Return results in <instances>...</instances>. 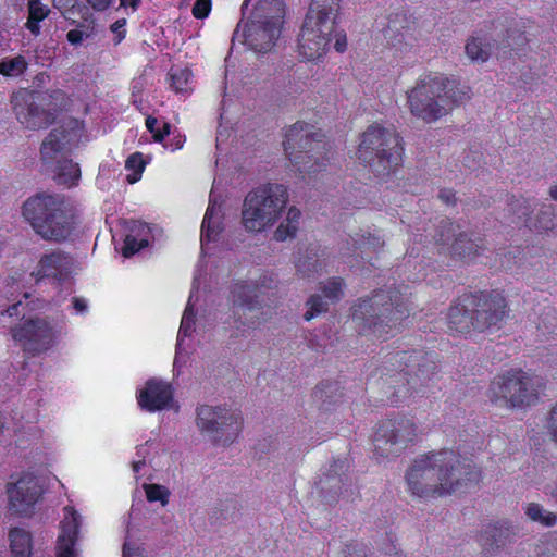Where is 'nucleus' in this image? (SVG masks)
<instances>
[{"label":"nucleus","instance_id":"1","mask_svg":"<svg viewBox=\"0 0 557 557\" xmlns=\"http://www.w3.org/2000/svg\"><path fill=\"white\" fill-rule=\"evenodd\" d=\"M479 478L478 468L450 449L419 455L405 473L408 492L423 499L450 495Z\"/></svg>","mask_w":557,"mask_h":557},{"label":"nucleus","instance_id":"2","mask_svg":"<svg viewBox=\"0 0 557 557\" xmlns=\"http://www.w3.org/2000/svg\"><path fill=\"white\" fill-rule=\"evenodd\" d=\"M408 298L397 288L380 289L352 307V321L359 333L384 338L409 317Z\"/></svg>","mask_w":557,"mask_h":557},{"label":"nucleus","instance_id":"3","mask_svg":"<svg viewBox=\"0 0 557 557\" xmlns=\"http://www.w3.org/2000/svg\"><path fill=\"white\" fill-rule=\"evenodd\" d=\"M469 88L459 86L442 74H429L407 92L410 112L425 122H433L469 99Z\"/></svg>","mask_w":557,"mask_h":557},{"label":"nucleus","instance_id":"4","mask_svg":"<svg viewBox=\"0 0 557 557\" xmlns=\"http://www.w3.org/2000/svg\"><path fill=\"white\" fill-rule=\"evenodd\" d=\"M23 216L45 240L62 242L75 226V209L60 194H37L23 205Z\"/></svg>","mask_w":557,"mask_h":557},{"label":"nucleus","instance_id":"5","mask_svg":"<svg viewBox=\"0 0 557 557\" xmlns=\"http://www.w3.org/2000/svg\"><path fill=\"white\" fill-rule=\"evenodd\" d=\"M403 151L401 138L393 128L374 124L362 134L357 158L375 175L387 176L400 165Z\"/></svg>","mask_w":557,"mask_h":557},{"label":"nucleus","instance_id":"6","mask_svg":"<svg viewBox=\"0 0 557 557\" xmlns=\"http://www.w3.org/2000/svg\"><path fill=\"white\" fill-rule=\"evenodd\" d=\"M285 153L300 174H315L326 169V143L312 125L297 122L288 128L284 140Z\"/></svg>","mask_w":557,"mask_h":557},{"label":"nucleus","instance_id":"7","mask_svg":"<svg viewBox=\"0 0 557 557\" xmlns=\"http://www.w3.org/2000/svg\"><path fill=\"white\" fill-rule=\"evenodd\" d=\"M288 201L283 184L267 183L249 191L243 203L242 222L248 232H262L281 216Z\"/></svg>","mask_w":557,"mask_h":557},{"label":"nucleus","instance_id":"8","mask_svg":"<svg viewBox=\"0 0 557 557\" xmlns=\"http://www.w3.org/2000/svg\"><path fill=\"white\" fill-rule=\"evenodd\" d=\"M64 94L61 90L48 92H28L21 90L11 97V104L17 121L29 129L50 125L55 112L62 108Z\"/></svg>","mask_w":557,"mask_h":557},{"label":"nucleus","instance_id":"9","mask_svg":"<svg viewBox=\"0 0 557 557\" xmlns=\"http://www.w3.org/2000/svg\"><path fill=\"white\" fill-rule=\"evenodd\" d=\"M539 381L523 371H509L494 377L487 396L500 408L530 406L537 398Z\"/></svg>","mask_w":557,"mask_h":557},{"label":"nucleus","instance_id":"10","mask_svg":"<svg viewBox=\"0 0 557 557\" xmlns=\"http://www.w3.org/2000/svg\"><path fill=\"white\" fill-rule=\"evenodd\" d=\"M70 141L71 133L64 127H57L48 134L40 148L41 160L52 168L55 182L67 187L76 185L81 177L78 164L66 157Z\"/></svg>","mask_w":557,"mask_h":557},{"label":"nucleus","instance_id":"11","mask_svg":"<svg viewBox=\"0 0 557 557\" xmlns=\"http://www.w3.org/2000/svg\"><path fill=\"white\" fill-rule=\"evenodd\" d=\"M386 364L405 380L408 392L419 393L436 374L435 355L423 350L396 351L387 355Z\"/></svg>","mask_w":557,"mask_h":557},{"label":"nucleus","instance_id":"12","mask_svg":"<svg viewBox=\"0 0 557 557\" xmlns=\"http://www.w3.org/2000/svg\"><path fill=\"white\" fill-rule=\"evenodd\" d=\"M196 414L198 430L214 444H231L242 431L240 412L226 406L201 405Z\"/></svg>","mask_w":557,"mask_h":557},{"label":"nucleus","instance_id":"13","mask_svg":"<svg viewBox=\"0 0 557 557\" xmlns=\"http://www.w3.org/2000/svg\"><path fill=\"white\" fill-rule=\"evenodd\" d=\"M275 281L263 276L257 282L237 283L233 290V317L238 331L255 330L260 324L261 302L259 300L262 288H272Z\"/></svg>","mask_w":557,"mask_h":557},{"label":"nucleus","instance_id":"14","mask_svg":"<svg viewBox=\"0 0 557 557\" xmlns=\"http://www.w3.org/2000/svg\"><path fill=\"white\" fill-rule=\"evenodd\" d=\"M12 336L25 352L33 356L52 348L62 334L61 327L48 318L35 317L26 319L12 329Z\"/></svg>","mask_w":557,"mask_h":557},{"label":"nucleus","instance_id":"15","mask_svg":"<svg viewBox=\"0 0 557 557\" xmlns=\"http://www.w3.org/2000/svg\"><path fill=\"white\" fill-rule=\"evenodd\" d=\"M414 423L405 417L382 421L374 433V454L388 458L399 455L416 436Z\"/></svg>","mask_w":557,"mask_h":557},{"label":"nucleus","instance_id":"16","mask_svg":"<svg viewBox=\"0 0 557 557\" xmlns=\"http://www.w3.org/2000/svg\"><path fill=\"white\" fill-rule=\"evenodd\" d=\"M465 307L472 309L474 330L480 332L499 329L508 314L506 299L494 292H475L462 295Z\"/></svg>","mask_w":557,"mask_h":557},{"label":"nucleus","instance_id":"17","mask_svg":"<svg viewBox=\"0 0 557 557\" xmlns=\"http://www.w3.org/2000/svg\"><path fill=\"white\" fill-rule=\"evenodd\" d=\"M349 468L346 458H336L322 471L315 482L313 493L323 504L333 506L341 498L350 496L354 479L349 473Z\"/></svg>","mask_w":557,"mask_h":557},{"label":"nucleus","instance_id":"18","mask_svg":"<svg viewBox=\"0 0 557 557\" xmlns=\"http://www.w3.org/2000/svg\"><path fill=\"white\" fill-rule=\"evenodd\" d=\"M280 35L281 28L275 25L248 21L243 29L242 23L237 25L233 42L237 40L256 52L265 53L273 48Z\"/></svg>","mask_w":557,"mask_h":557},{"label":"nucleus","instance_id":"19","mask_svg":"<svg viewBox=\"0 0 557 557\" xmlns=\"http://www.w3.org/2000/svg\"><path fill=\"white\" fill-rule=\"evenodd\" d=\"M41 493L42 488L34 475H23L8 487L10 509L21 516L29 515Z\"/></svg>","mask_w":557,"mask_h":557},{"label":"nucleus","instance_id":"20","mask_svg":"<svg viewBox=\"0 0 557 557\" xmlns=\"http://www.w3.org/2000/svg\"><path fill=\"white\" fill-rule=\"evenodd\" d=\"M333 33H323L322 26L305 20L298 38L299 54L308 61L320 59L326 53Z\"/></svg>","mask_w":557,"mask_h":557},{"label":"nucleus","instance_id":"21","mask_svg":"<svg viewBox=\"0 0 557 557\" xmlns=\"http://www.w3.org/2000/svg\"><path fill=\"white\" fill-rule=\"evenodd\" d=\"M137 401L140 409L148 412L164 410L173 403V388L166 381L150 379L138 392Z\"/></svg>","mask_w":557,"mask_h":557},{"label":"nucleus","instance_id":"22","mask_svg":"<svg viewBox=\"0 0 557 557\" xmlns=\"http://www.w3.org/2000/svg\"><path fill=\"white\" fill-rule=\"evenodd\" d=\"M81 522V516L73 507L64 508L61 532L57 540L55 557H77L78 553L75 544Z\"/></svg>","mask_w":557,"mask_h":557},{"label":"nucleus","instance_id":"23","mask_svg":"<svg viewBox=\"0 0 557 557\" xmlns=\"http://www.w3.org/2000/svg\"><path fill=\"white\" fill-rule=\"evenodd\" d=\"M341 0H312L305 20L322 26V32H334Z\"/></svg>","mask_w":557,"mask_h":557},{"label":"nucleus","instance_id":"24","mask_svg":"<svg viewBox=\"0 0 557 557\" xmlns=\"http://www.w3.org/2000/svg\"><path fill=\"white\" fill-rule=\"evenodd\" d=\"M383 244L384 242L379 236L370 233L355 234L346 240L342 248V255L343 257L370 261L372 259L370 253L376 252Z\"/></svg>","mask_w":557,"mask_h":557},{"label":"nucleus","instance_id":"25","mask_svg":"<svg viewBox=\"0 0 557 557\" xmlns=\"http://www.w3.org/2000/svg\"><path fill=\"white\" fill-rule=\"evenodd\" d=\"M513 539L515 532L507 523L490 525L481 534L483 552L487 557H493L509 545Z\"/></svg>","mask_w":557,"mask_h":557},{"label":"nucleus","instance_id":"26","mask_svg":"<svg viewBox=\"0 0 557 557\" xmlns=\"http://www.w3.org/2000/svg\"><path fill=\"white\" fill-rule=\"evenodd\" d=\"M72 265V257L57 250L41 257L39 261V273L47 277L62 278L70 274Z\"/></svg>","mask_w":557,"mask_h":557},{"label":"nucleus","instance_id":"27","mask_svg":"<svg viewBox=\"0 0 557 557\" xmlns=\"http://www.w3.org/2000/svg\"><path fill=\"white\" fill-rule=\"evenodd\" d=\"M284 13L283 0H260L255 7L249 21L268 23L281 28Z\"/></svg>","mask_w":557,"mask_h":557},{"label":"nucleus","instance_id":"28","mask_svg":"<svg viewBox=\"0 0 557 557\" xmlns=\"http://www.w3.org/2000/svg\"><path fill=\"white\" fill-rule=\"evenodd\" d=\"M222 231L221 203L215 197H210L209 206L206 211L201 225V242L210 243L216 240Z\"/></svg>","mask_w":557,"mask_h":557},{"label":"nucleus","instance_id":"29","mask_svg":"<svg viewBox=\"0 0 557 557\" xmlns=\"http://www.w3.org/2000/svg\"><path fill=\"white\" fill-rule=\"evenodd\" d=\"M447 320L451 331L467 333L474 330V314L472 309L465 307L462 295L458 298L457 304L449 308Z\"/></svg>","mask_w":557,"mask_h":557},{"label":"nucleus","instance_id":"30","mask_svg":"<svg viewBox=\"0 0 557 557\" xmlns=\"http://www.w3.org/2000/svg\"><path fill=\"white\" fill-rule=\"evenodd\" d=\"M483 249V239L479 234L459 232L451 244L450 253L463 259H472Z\"/></svg>","mask_w":557,"mask_h":557},{"label":"nucleus","instance_id":"31","mask_svg":"<svg viewBox=\"0 0 557 557\" xmlns=\"http://www.w3.org/2000/svg\"><path fill=\"white\" fill-rule=\"evenodd\" d=\"M129 234L126 235L122 253L125 258H129L145 248L149 244L148 234L150 227L146 223L134 222L129 228Z\"/></svg>","mask_w":557,"mask_h":557},{"label":"nucleus","instance_id":"32","mask_svg":"<svg viewBox=\"0 0 557 557\" xmlns=\"http://www.w3.org/2000/svg\"><path fill=\"white\" fill-rule=\"evenodd\" d=\"M466 54L472 62L484 63L492 54L497 57V45L492 44L490 38L471 37L466 44Z\"/></svg>","mask_w":557,"mask_h":557},{"label":"nucleus","instance_id":"33","mask_svg":"<svg viewBox=\"0 0 557 557\" xmlns=\"http://www.w3.org/2000/svg\"><path fill=\"white\" fill-rule=\"evenodd\" d=\"M528 42V38L518 26L510 27L506 30V38L503 42L497 44V58L507 59L512 52L518 54L522 47Z\"/></svg>","mask_w":557,"mask_h":557},{"label":"nucleus","instance_id":"34","mask_svg":"<svg viewBox=\"0 0 557 557\" xmlns=\"http://www.w3.org/2000/svg\"><path fill=\"white\" fill-rule=\"evenodd\" d=\"M9 541L13 557H30L32 535L29 531L23 528H11Z\"/></svg>","mask_w":557,"mask_h":557},{"label":"nucleus","instance_id":"35","mask_svg":"<svg viewBox=\"0 0 557 557\" xmlns=\"http://www.w3.org/2000/svg\"><path fill=\"white\" fill-rule=\"evenodd\" d=\"M295 265L297 272L304 277L308 278L319 274L323 269V263L313 249L299 251Z\"/></svg>","mask_w":557,"mask_h":557},{"label":"nucleus","instance_id":"36","mask_svg":"<svg viewBox=\"0 0 557 557\" xmlns=\"http://www.w3.org/2000/svg\"><path fill=\"white\" fill-rule=\"evenodd\" d=\"M527 227L537 232H552L557 235V220L554 207L550 205H543L536 216L534 219L530 218Z\"/></svg>","mask_w":557,"mask_h":557},{"label":"nucleus","instance_id":"37","mask_svg":"<svg viewBox=\"0 0 557 557\" xmlns=\"http://www.w3.org/2000/svg\"><path fill=\"white\" fill-rule=\"evenodd\" d=\"M459 232V225L453 223L448 219H443L440 221L433 238L436 244L441 245L444 250H447L450 253L451 244L458 236Z\"/></svg>","mask_w":557,"mask_h":557},{"label":"nucleus","instance_id":"38","mask_svg":"<svg viewBox=\"0 0 557 557\" xmlns=\"http://www.w3.org/2000/svg\"><path fill=\"white\" fill-rule=\"evenodd\" d=\"M312 395L314 401L324 410H329L330 406L338 403L342 397L336 384L330 382H322L315 387Z\"/></svg>","mask_w":557,"mask_h":557},{"label":"nucleus","instance_id":"39","mask_svg":"<svg viewBox=\"0 0 557 557\" xmlns=\"http://www.w3.org/2000/svg\"><path fill=\"white\" fill-rule=\"evenodd\" d=\"M193 299H194V293L191 292L188 302H187V306L183 313V318L181 321V326H180V331H178V335H177V344H176L177 354H180L183 350L184 338L190 336L195 330L194 329L195 312H194Z\"/></svg>","mask_w":557,"mask_h":557},{"label":"nucleus","instance_id":"40","mask_svg":"<svg viewBox=\"0 0 557 557\" xmlns=\"http://www.w3.org/2000/svg\"><path fill=\"white\" fill-rule=\"evenodd\" d=\"M27 7L28 20L25 26L33 35L38 36L40 33L39 22L48 16L50 10L40 0H29Z\"/></svg>","mask_w":557,"mask_h":557},{"label":"nucleus","instance_id":"41","mask_svg":"<svg viewBox=\"0 0 557 557\" xmlns=\"http://www.w3.org/2000/svg\"><path fill=\"white\" fill-rule=\"evenodd\" d=\"M300 211L292 207L287 212L286 220L274 232V238L278 242H284L287 238L294 237L298 230Z\"/></svg>","mask_w":557,"mask_h":557},{"label":"nucleus","instance_id":"42","mask_svg":"<svg viewBox=\"0 0 557 557\" xmlns=\"http://www.w3.org/2000/svg\"><path fill=\"white\" fill-rule=\"evenodd\" d=\"M508 213L511 216V222L516 224L523 223L525 226L530 221L531 203L529 200L520 197L512 198L508 202Z\"/></svg>","mask_w":557,"mask_h":557},{"label":"nucleus","instance_id":"43","mask_svg":"<svg viewBox=\"0 0 557 557\" xmlns=\"http://www.w3.org/2000/svg\"><path fill=\"white\" fill-rule=\"evenodd\" d=\"M527 517L544 527H553L557 523V512H552L543 508L537 503H529L525 507Z\"/></svg>","mask_w":557,"mask_h":557},{"label":"nucleus","instance_id":"44","mask_svg":"<svg viewBox=\"0 0 557 557\" xmlns=\"http://www.w3.org/2000/svg\"><path fill=\"white\" fill-rule=\"evenodd\" d=\"M190 78L191 71L187 67L172 66L169 72L170 85L172 89L176 92L189 91Z\"/></svg>","mask_w":557,"mask_h":557},{"label":"nucleus","instance_id":"45","mask_svg":"<svg viewBox=\"0 0 557 557\" xmlns=\"http://www.w3.org/2000/svg\"><path fill=\"white\" fill-rule=\"evenodd\" d=\"M539 327L548 334L557 333V310L553 306L543 307L539 313Z\"/></svg>","mask_w":557,"mask_h":557},{"label":"nucleus","instance_id":"46","mask_svg":"<svg viewBox=\"0 0 557 557\" xmlns=\"http://www.w3.org/2000/svg\"><path fill=\"white\" fill-rule=\"evenodd\" d=\"M145 490L147 500L150 503L160 502L162 506L169 504L170 491L163 485L160 484H147L143 485Z\"/></svg>","mask_w":557,"mask_h":557},{"label":"nucleus","instance_id":"47","mask_svg":"<svg viewBox=\"0 0 557 557\" xmlns=\"http://www.w3.org/2000/svg\"><path fill=\"white\" fill-rule=\"evenodd\" d=\"M26 69V62L23 57L13 59H3L0 62V73L4 76L15 77L21 75Z\"/></svg>","mask_w":557,"mask_h":557},{"label":"nucleus","instance_id":"48","mask_svg":"<svg viewBox=\"0 0 557 557\" xmlns=\"http://www.w3.org/2000/svg\"><path fill=\"white\" fill-rule=\"evenodd\" d=\"M308 310L304 313L306 321L312 320L318 314L327 311V302L320 295L311 296L307 301Z\"/></svg>","mask_w":557,"mask_h":557},{"label":"nucleus","instance_id":"49","mask_svg":"<svg viewBox=\"0 0 557 557\" xmlns=\"http://www.w3.org/2000/svg\"><path fill=\"white\" fill-rule=\"evenodd\" d=\"M324 296L332 300H338L343 295V281L341 278H333L323 286Z\"/></svg>","mask_w":557,"mask_h":557},{"label":"nucleus","instance_id":"50","mask_svg":"<svg viewBox=\"0 0 557 557\" xmlns=\"http://www.w3.org/2000/svg\"><path fill=\"white\" fill-rule=\"evenodd\" d=\"M211 11V0H196L193 7V15L196 18H205Z\"/></svg>","mask_w":557,"mask_h":557},{"label":"nucleus","instance_id":"51","mask_svg":"<svg viewBox=\"0 0 557 557\" xmlns=\"http://www.w3.org/2000/svg\"><path fill=\"white\" fill-rule=\"evenodd\" d=\"M123 557H146L145 550L137 543L125 541L123 545Z\"/></svg>","mask_w":557,"mask_h":557},{"label":"nucleus","instance_id":"52","mask_svg":"<svg viewBox=\"0 0 557 557\" xmlns=\"http://www.w3.org/2000/svg\"><path fill=\"white\" fill-rule=\"evenodd\" d=\"M136 455L138 457L137 460L133 461L132 468L135 473H138L141 467L145 466V459L149 455V449L147 447V444L140 445L137 447Z\"/></svg>","mask_w":557,"mask_h":557},{"label":"nucleus","instance_id":"53","mask_svg":"<svg viewBox=\"0 0 557 557\" xmlns=\"http://www.w3.org/2000/svg\"><path fill=\"white\" fill-rule=\"evenodd\" d=\"M126 168L141 173L145 168L143 156L139 152L131 154L126 160Z\"/></svg>","mask_w":557,"mask_h":557},{"label":"nucleus","instance_id":"54","mask_svg":"<svg viewBox=\"0 0 557 557\" xmlns=\"http://www.w3.org/2000/svg\"><path fill=\"white\" fill-rule=\"evenodd\" d=\"M126 24L125 18L117 20L111 25V30L116 35L115 44H120L122 39L125 37L124 26Z\"/></svg>","mask_w":557,"mask_h":557},{"label":"nucleus","instance_id":"55","mask_svg":"<svg viewBox=\"0 0 557 557\" xmlns=\"http://www.w3.org/2000/svg\"><path fill=\"white\" fill-rule=\"evenodd\" d=\"M222 506L225 508L222 510V516L224 520L233 519L234 515L237 511V503L234 500H226L222 504Z\"/></svg>","mask_w":557,"mask_h":557},{"label":"nucleus","instance_id":"56","mask_svg":"<svg viewBox=\"0 0 557 557\" xmlns=\"http://www.w3.org/2000/svg\"><path fill=\"white\" fill-rule=\"evenodd\" d=\"M333 34H334V38H335L334 47H335L336 51L344 52L346 49V46H347L346 34L343 32H335V30Z\"/></svg>","mask_w":557,"mask_h":557},{"label":"nucleus","instance_id":"57","mask_svg":"<svg viewBox=\"0 0 557 557\" xmlns=\"http://www.w3.org/2000/svg\"><path fill=\"white\" fill-rule=\"evenodd\" d=\"M66 38L67 40L72 44V45H79L82 44L83 41V38H84V33L78 30V29H72L70 30L67 34H66Z\"/></svg>","mask_w":557,"mask_h":557},{"label":"nucleus","instance_id":"58","mask_svg":"<svg viewBox=\"0 0 557 557\" xmlns=\"http://www.w3.org/2000/svg\"><path fill=\"white\" fill-rule=\"evenodd\" d=\"M72 305L74 310L77 313H85L87 311V301L84 298L81 297H73L72 298Z\"/></svg>","mask_w":557,"mask_h":557},{"label":"nucleus","instance_id":"59","mask_svg":"<svg viewBox=\"0 0 557 557\" xmlns=\"http://www.w3.org/2000/svg\"><path fill=\"white\" fill-rule=\"evenodd\" d=\"M438 198L446 205L455 203V194L451 189L440 190Z\"/></svg>","mask_w":557,"mask_h":557},{"label":"nucleus","instance_id":"60","mask_svg":"<svg viewBox=\"0 0 557 557\" xmlns=\"http://www.w3.org/2000/svg\"><path fill=\"white\" fill-rule=\"evenodd\" d=\"M87 3L92 7V9L97 11H103L106 10L109 4L111 3V0H86Z\"/></svg>","mask_w":557,"mask_h":557},{"label":"nucleus","instance_id":"61","mask_svg":"<svg viewBox=\"0 0 557 557\" xmlns=\"http://www.w3.org/2000/svg\"><path fill=\"white\" fill-rule=\"evenodd\" d=\"M171 125L168 122L163 123V131H159L154 133V141L161 143L166 135L170 134Z\"/></svg>","mask_w":557,"mask_h":557},{"label":"nucleus","instance_id":"62","mask_svg":"<svg viewBox=\"0 0 557 557\" xmlns=\"http://www.w3.org/2000/svg\"><path fill=\"white\" fill-rule=\"evenodd\" d=\"M76 0H54V7L58 9L69 7L67 12H73Z\"/></svg>","mask_w":557,"mask_h":557},{"label":"nucleus","instance_id":"63","mask_svg":"<svg viewBox=\"0 0 557 557\" xmlns=\"http://www.w3.org/2000/svg\"><path fill=\"white\" fill-rule=\"evenodd\" d=\"M158 120L153 116H148L146 119V126L150 133L154 135L156 132H159L157 128Z\"/></svg>","mask_w":557,"mask_h":557},{"label":"nucleus","instance_id":"64","mask_svg":"<svg viewBox=\"0 0 557 557\" xmlns=\"http://www.w3.org/2000/svg\"><path fill=\"white\" fill-rule=\"evenodd\" d=\"M22 306V302L18 301L14 305H12L11 307H9L7 309V313L10 315V317H13V315H18L20 314V307Z\"/></svg>","mask_w":557,"mask_h":557}]
</instances>
